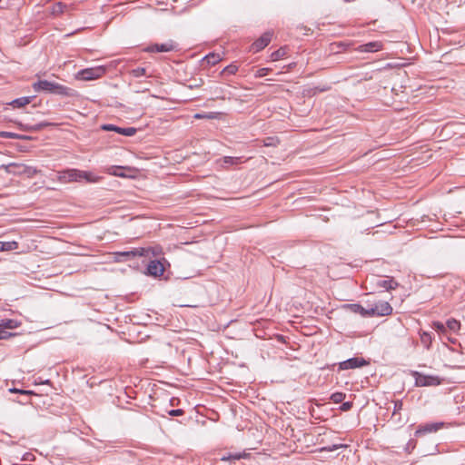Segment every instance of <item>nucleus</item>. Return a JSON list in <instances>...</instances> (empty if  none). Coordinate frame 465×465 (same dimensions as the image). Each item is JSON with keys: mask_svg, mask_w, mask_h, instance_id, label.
<instances>
[{"mask_svg": "<svg viewBox=\"0 0 465 465\" xmlns=\"http://www.w3.org/2000/svg\"><path fill=\"white\" fill-rule=\"evenodd\" d=\"M32 87L37 93L43 92L64 97H74L77 95V92L74 89L48 80L35 82Z\"/></svg>", "mask_w": 465, "mask_h": 465, "instance_id": "1", "label": "nucleus"}, {"mask_svg": "<svg viewBox=\"0 0 465 465\" xmlns=\"http://www.w3.org/2000/svg\"><path fill=\"white\" fill-rule=\"evenodd\" d=\"M64 177L67 178L68 182H82L84 180L87 183H97L100 180L99 176L91 172L77 169L67 170L64 172Z\"/></svg>", "mask_w": 465, "mask_h": 465, "instance_id": "2", "label": "nucleus"}, {"mask_svg": "<svg viewBox=\"0 0 465 465\" xmlns=\"http://www.w3.org/2000/svg\"><path fill=\"white\" fill-rule=\"evenodd\" d=\"M106 73L104 66L90 67L80 70L76 74V79L83 81H92L102 77Z\"/></svg>", "mask_w": 465, "mask_h": 465, "instance_id": "3", "label": "nucleus"}, {"mask_svg": "<svg viewBox=\"0 0 465 465\" xmlns=\"http://www.w3.org/2000/svg\"><path fill=\"white\" fill-rule=\"evenodd\" d=\"M412 376L415 379V385L419 387L438 386L441 383V379L436 375H426L419 371H413Z\"/></svg>", "mask_w": 465, "mask_h": 465, "instance_id": "4", "label": "nucleus"}, {"mask_svg": "<svg viewBox=\"0 0 465 465\" xmlns=\"http://www.w3.org/2000/svg\"><path fill=\"white\" fill-rule=\"evenodd\" d=\"M392 307L388 302L381 301L369 309V317L388 316L391 314Z\"/></svg>", "mask_w": 465, "mask_h": 465, "instance_id": "5", "label": "nucleus"}, {"mask_svg": "<svg viewBox=\"0 0 465 465\" xmlns=\"http://www.w3.org/2000/svg\"><path fill=\"white\" fill-rule=\"evenodd\" d=\"M143 250L140 248H134L131 251L116 252H114V261L117 262H124L131 261L136 257H143Z\"/></svg>", "mask_w": 465, "mask_h": 465, "instance_id": "6", "label": "nucleus"}, {"mask_svg": "<svg viewBox=\"0 0 465 465\" xmlns=\"http://www.w3.org/2000/svg\"><path fill=\"white\" fill-rule=\"evenodd\" d=\"M177 45L170 40L164 44H154L150 45L145 47L143 50L147 53H167L176 50Z\"/></svg>", "mask_w": 465, "mask_h": 465, "instance_id": "7", "label": "nucleus"}, {"mask_svg": "<svg viewBox=\"0 0 465 465\" xmlns=\"http://www.w3.org/2000/svg\"><path fill=\"white\" fill-rule=\"evenodd\" d=\"M273 33L271 31L264 32L258 39H256L251 46L253 53H257L264 49L272 41Z\"/></svg>", "mask_w": 465, "mask_h": 465, "instance_id": "8", "label": "nucleus"}, {"mask_svg": "<svg viewBox=\"0 0 465 465\" xmlns=\"http://www.w3.org/2000/svg\"><path fill=\"white\" fill-rule=\"evenodd\" d=\"M369 364V361L363 358L353 357L339 363L340 370H349L363 367Z\"/></svg>", "mask_w": 465, "mask_h": 465, "instance_id": "9", "label": "nucleus"}, {"mask_svg": "<svg viewBox=\"0 0 465 465\" xmlns=\"http://www.w3.org/2000/svg\"><path fill=\"white\" fill-rule=\"evenodd\" d=\"M443 422H434V423H426L420 425L415 431L416 437H421L425 434L432 433L438 431L440 429L443 427Z\"/></svg>", "mask_w": 465, "mask_h": 465, "instance_id": "10", "label": "nucleus"}, {"mask_svg": "<svg viewBox=\"0 0 465 465\" xmlns=\"http://www.w3.org/2000/svg\"><path fill=\"white\" fill-rule=\"evenodd\" d=\"M101 129L104 131H114L119 134L124 136H133L136 134V129L134 127H119L112 124H105L101 126Z\"/></svg>", "mask_w": 465, "mask_h": 465, "instance_id": "11", "label": "nucleus"}, {"mask_svg": "<svg viewBox=\"0 0 465 465\" xmlns=\"http://www.w3.org/2000/svg\"><path fill=\"white\" fill-rule=\"evenodd\" d=\"M147 274L153 277H160L163 274L165 268L160 260H153L147 265Z\"/></svg>", "mask_w": 465, "mask_h": 465, "instance_id": "12", "label": "nucleus"}, {"mask_svg": "<svg viewBox=\"0 0 465 465\" xmlns=\"http://www.w3.org/2000/svg\"><path fill=\"white\" fill-rule=\"evenodd\" d=\"M16 124L22 131H25V132H39L46 127L55 125V124L46 122V121H44V122H41V123H38L35 124H23V123L19 122V123H16Z\"/></svg>", "mask_w": 465, "mask_h": 465, "instance_id": "13", "label": "nucleus"}, {"mask_svg": "<svg viewBox=\"0 0 465 465\" xmlns=\"http://www.w3.org/2000/svg\"><path fill=\"white\" fill-rule=\"evenodd\" d=\"M140 250H143V257H159L163 254V248L160 245H154L150 247H141Z\"/></svg>", "mask_w": 465, "mask_h": 465, "instance_id": "14", "label": "nucleus"}, {"mask_svg": "<svg viewBox=\"0 0 465 465\" xmlns=\"http://www.w3.org/2000/svg\"><path fill=\"white\" fill-rule=\"evenodd\" d=\"M376 285L379 288L391 291L395 290L399 286V283L392 277H388L384 280H378Z\"/></svg>", "mask_w": 465, "mask_h": 465, "instance_id": "15", "label": "nucleus"}, {"mask_svg": "<svg viewBox=\"0 0 465 465\" xmlns=\"http://www.w3.org/2000/svg\"><path fill=\"white\" fill-rule=\"evenodd\" d=\"M343 307L353 313L361 314L362 317H369V309L363 308L359 303H347Z\"/></svg>", "mask_w": 465, "mask_h": 465, "instance_id": "16", "label": "nucleus"}, {"mask_svg": "<svg viewBox=\"0 0 465 465\" xmlns=\"http://www.w3.org/2000/svg\"><path fill=\"white\" fill-rule=\"evenodd\" d=\"M35 96H23L11 101L8 104L13 108H22L26 104H29Z\"/></svg>", "mask_w": 465, "mask_h": 465, "instance_id": "17", "label": "nucleus"}, {"mask_svg": "<svg viewBox=\"0 0 465 465\" xmlns=\"http://www.w3.org/2000/svg\"><path fill=\"white\" fill-rule=\"evenodd\" d=\"M382 48V45L381 42H369L367 44L361 45L360 46V50L361 52H369L373 53L381 50Z\"/></svg>", "mask_w": 465, "mask_h": 465, "instance_id": "18", "label": "nucleus"}, {"mask_svg": "<svg viewBox=\"0 0 465 465\" xmlns=\"http://www.w3.org/2000/svg\"><path fill=\"white\" fill-rule=\"evenodd\" d=\"M221 59L222 58L219 54L210 53L203 58V62L209 65H215L221 61Z\"/></svg>", "mask_w": 465, "mask_h": 465, "instance_id": "19", "label": "nucleus"}, {"mask_svg": "<svg viewBox=\"0 0 465 465\" xmlns=\"http://www.w3.org/2000/svg\"><path fill=\"white\" fill-rule=\"evenodd\" d=\"M0 137L6 139H19V140H29L30 137L23 134H18L12 132L0 131Z\"/></svg>", "mask_w": 465, "mask_h": 465, "instance_id": "20", "label": "nucleus"}, {"mask_svg": "<svg viewBox=\"0 0 465 465\" xmlns=\"http://www.w3.org/2000/svg\"><path fill=\"white\" fill-rule=\"evenodd\" d=\"M24 164L10 163L6 166V171L14 174H25Z\"/></svg>", "mask_w": 465, "mask_h": 465, "instance_id": "21", "label": "nucleus"}, {"mask_svg": "<svg viewBox=\"0 0 465 465\" xmlns=\"http://www.w3.org/2000/svg\"><path fill=\"white\" fill-rule=\"evenodd\" d=\"M18 327V322L13 319H1L0 320V328L5 330H12Z\"/></svg>", "mask_w": 465, "mask_h": 465, "instance_id": "22", "label": "nucleus"}, {"mask_svg": "<svg viewBox=\"0 0 465 465\" xmlns=\"http://www.w3.org/2000/svg\"><path fill=\"white\" fill-rule=\"evenodd\" d=\"M66 9V5L62 2L54 3L51 7V14L53 15H60Z\"/></svg>", "mask_w": 465, "mask_h": 465, "instance_id": "23", "label": "nucleus"}, {"mask_svg": "<svg viewBox=\"0 0 465 465\" xmlns=\"http://www.w3.org/2000/svg\"><path fill=\"white\" fill-rule=\"evenodd\" d=\"M130 74L134 77H141V76H146V77H152V74H147V70L144 67H136L130 71Z\"/></svg>", "mask_w": 465, "mask_h": 465, "instance_id": "24", "label": "nucleus"}, {"mask_svg": "<svg viewBox=\"0 0 465 465\" xmlns=\"http://www.w3.org/2000/svg\"><path fill=\"white\" fill-rule=\"evenodd\" d=\"M18 248V242L15 241L1 242V252L14 251Z\"/></svg>", "mask_w": 465, "mask_h": 465, "instance_id": "25", "label": "nucleus"}, {"mask_svg": "<svg viewBox=\"0 0 465 465\" xmlns=\"http://www.w3.org/2000/svg\"><path fill=\"white\" fill-rule=\"evenodd\" d=\"M420 341L427 348L430 349L432 342V335L428 331L420 332Z\"/></svg>", "mask_w": 465, "mask_h": 465, "instance_id": "26", "label": "nucleus"}, {"mask_svg": "<svg viewBox=\"0 0 465 465\" xmlns=\"http://www.w3.org/2000/svg\"><path fill=\"white\" fill-rule=\"evenodd\" d=\"M446 330L449 329L450 331H453V332H456L460 330V323L459 321L455 320V319H449L447 322H446Z\"/></svg>", "mask_w": 465, "mask_h": 465, "instance_id": "27", "label": "nucleus"}, {"mask_svg": "<svg viewBox=\"0 0 465 465\" xmlns=\"http://www.w3.org/2000/svg\"><path fill=\"white\" fill-rule=\"evenodd\" d=\"M224 165H234L242 163L241 157L224 156L221 159Z\"/></svg>", "mask_w": 465, "mask_h": 465, "instance_id": "28", "label": "nucleus"}, {"mask_svg": "<svg viewBox=\"0 0 465 465\" xmlns=\"http://www.w3.org/2000/svg\"><path fill=\"white\" fill-rule=\"evenodd\" d=\"M238 71V65L235 64H231L227 66H225L223 71L221 72L222 75H232L235 74Z\"/></svg>", "mask_w": 465, "mask_h": 465, "instance_id": "29", "label": "nucleus"}, {"mask_svg": "<svg viewBox=\"0 0 465 465\" xmlns=\"http://www.w3.org/2000/svg\"><path fill=\"white\" fill-rule=\"evenodd\" d=\"M279 143L280 141L276 136L266 137L262 140V144L266 147H275L279 144Z\"/></svg>", "mask_w": 465, "mask_h": 465, "instance_id": "30", "label": "nucleus"}, {"mask_svg": "<svg viewBox=\"0 0 465 465\" xmlns=\"http://www.w3.org/2000/svg\"><path fill=\"white\" fill-rule=\"evenodd\" d=\"M286 54V51L284 48L281 47L278 50L274 51L271 54L272 61H278L281 58H282Z\"/></svg>", "mask_w": 465, "mask_h": 465, "instance_id": "31", "label": "nucleus"}, {"mask_svg": "<svg viewBox=\"0 0 465 465\" xmlns=\"http://www.w3.org/2000/svg\"><path fill=\"white\" fill-rule=\"evenodd\" d=\"M346 397V394L343 393V392H334L331 395V400L334 402V403H341L343 401V400L345 399Z\"/></svg>", "mask_w": 465, "mask_h": 465, "instance_id": "32", "label": "nucleus"}, {"mask_svg": "<svg viewBox=\"0 0 465 465\" xmlns=\"http://www.w3.org/2000/svg\"><path fill=\"white\" fill-rule=\"evenodd\" d=\"M431 326L440 334H444L446 332V326L440 322H433Z\"/></svg>", "mask_w": 465, "mask_h": 465, "instance_id": "33", "label": "nucleus"}, {"mask_svg": "<svg viewBox=\"0 0 465 465\" xmlns=\"http://www.w3.org/2000/svg\"><path fill=\"white\" fill-rule=\"evenodd\" d=\"M9 391L12 393H19V394L26 396V397L35 394L33 391L20 390V389H16V388H11V389H9Z\"/></svg>", "mask_w": 465, "mask_h": 465, "instance_id": "34", "label": "nucleus"}, {"mask_svg": "<svg viewBox=\"0 0 465 465\" xmlns=\"http://www.w3.org/2000/svg\"><path fill=\"white\" fill-rule=\"evenodd\" d=\"M272 69L271 68H268V67H262V68H260L258 69L255 74H254V76L256 78H262V77H264L266 76L269 72L271 71Z\"/></svg>", "mask_w": 465, "mask_h": 465, "instance_id": "35", "label": "nucleus"}, {"mask_svg": "<svg viewBox=\"0 0 465 465\" xmlns=\"http://www.w3.org/2000/svg\"><path fill=\"white\" fill-rule=\"evenodd\" d=\"M402 407L403 403L401 401L398 400L394 401L392 418L395 417L397 413L402 410Z\"/></svg>", "mask_w": 465, "mask_h": 465, "instance_id": "36", "label": "nucleus"}, {"mask_svg": "<svg viewBox=\"0 0 465 465\" xmlns=\"http://www.w3.org/2000/svg\"><path fill=\"white\" fill-rule=\"evenodd\" d=\"M213 113H208V114H195L194 118L196 119H213L214 118Z\"/></svg>", "mask_w": 465, "mask_h": 465, "instance_id": "37", "label": "nucleus"}, {"mask_svg": "<svg viewBox=\"0 0 465 465\" xmlns=\"http://www.w3.org/2000/svg\"><path fill=\"white\" fill-rule=\"evenodd\" d=\"M12 336H15V333L7 331L2 328H0V340H6Z\"/></svg>", "mask_w": 465, "mask_h": 465, "instance_id": "38", "label": "nucleus"}, {"mask_svg": "<svg viewBox=\"0 0 465 465\" xmlns=\"http://www.w3.org/2000/svg\"><path fill=\"white\" fill-rule=\"evenodd\" d=\"M242 457V454L236 453V454H230L228 456H223L221 458L222 460H240Z\"/></svg>", "mask_w": 465, "mask_h": 465, "instance_id": "39", "label": "nucleus"}, {"mask_svg": "<svg viewBox=\"0 0 465 465\" xmlns=\"http://www.w3.org/2000/svg\"><path fill=\"white\" fill-rule=\"evenodd\" d=\"M352 401H345V402H342L341 407H340V410L341 411H350L351 408H352Z\"/></svg>", "mask_w": 465, "mask_h": 465, "instance_id": "40", "label": "nucleus"}, {"mask_svg": "<svg viewBox=\"0 0 465 465\" xmlns=\"http://www.w3.org/2000/svg\"><path fill=\"white\" fill-rule=\"evenodd\" d=\"M24 171H25V174H26L28 177L34 175L37 172L36 169H35L33 167L25 166V165Z\"/></svg>", "mask_w": 465, "mask_h": 465, "instance_id": "41", "label": "nucleus"}, {"mask_svg": "<svg viewBox=\"0 0 465 465\" xmlns=\"http://www.w3.org/2000/svg\"><path fill=\"white\" fill-rule=\"evenodd\" d=\"M170 416H181L184 413L182 409H174L167 411Z\"/></svg>", "mask_w": 465, "mask_h": 465, "instance_id": "42", "label": "nucleus"}, {"mask_svg": "<svg viewBox=\"0 0 465 465\" xmlns=\"http://www.w3.org/2000/svg\"><path fill=\"white\" fill-rule=\"evenodd\" d=\"M35 384H50V381L38 378L37 381H35Z\"/></svg>", "mask_w": 465, "mask_h": 465, "instance_id": "43", "label": "nucleus"}, {"mask_svg": "<svg viewBox=\"0 0 465 465\" xmlns=\"http://www.w3.org/2000/svg\"><path fill=\"white\" fill-rule=\"evenodd\" d=\"M203 80L200 79L198 83H194L193 84H190L189 85V88L193 89V88H195V87H199L203 84Z\"/></svg>", "mask_w": 465, "mask_h": 465, "instance_id": "44", "label": "nucleus"}, {"mask_svg": "<svg viewBox=\"0 0 465 465\" xmlns=\"http://www.w3.org/2000/svg\"><path fill=\"white\" fill-rule=\"evenodd\" d=\"M114 175H117V176H124V174H123V173H114Z\"/></svg>", "mask_w": 465, "mask_h": 465, "instance_id": "45", "label": "nucleus"}]
</instances>
